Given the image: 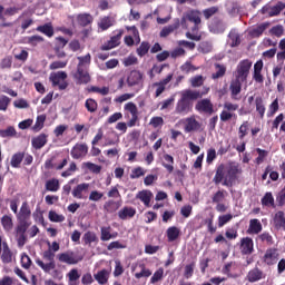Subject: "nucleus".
Masks as SVG:
<instances>
[{
  "label": "nucleus",
  "instance_id": "aec40b11",
  "mask_svg": "<svg viewBox=\"0 0 285 285\" xmlns=\"http://www.w3.org/2000/svg\"><path fill=\"white\" fill-rule=\"evenodd\" d=\"M161 166L171 175L175 171V158L170 154L163 155Z\"/></svg>",
  "mask_w": 285,
  "mask_h": 285
},
{
  "label": "nucleus",
  "instance_id": "5fc2aeb1",
  "mask_svg": "<svg viewBox=\"0 0 285 285\" xmlns=\"http://www.w3.org/2000/svg\"><path fill=\"white\" fill-rule=\"evenodd\" d=\"M164 279V267L158 268L150 278V284H157Z\"/></svg>",
  "mask_w": 285,
  "mask_h": 285
},
{
  "label": "nucleus",
  "instance_id": "c85d7f7f",
  "mask_svg": "<svg viewBox=\"0 0 285 285\" xmlns=\"http://www.w3.org/2000/svg\"><path fill=\"white\" fill-rule=\"evenodd\" d=\"M26 157V151H18L11 156L10 165L12 168H21V163Z\"/></svg>",
  "mask_w": 285,
  "mask_h": 285
},
{
  "label": "nucleus",
  "instance_id": "774afa93",
  "mask_svg": "<svg viewBox=\"0 0 285 285\" xmlns=\"http://www.w3.org/2000/svg\"><path fill=\"white\" fill-rule=\"evenodd\" d=\"M69 282H77L79 277H81V274H79V271L77 268H72L68 274Z\"/></svg>",
  "mask_w": 285,
  "mask_h": 285
},
{
  "label": "nucleus",
  "instance_id": "4be33fe9",
  "mask_svg": "<svg viewBox=\"0 0 285 285\" xmlns=\"http://www.w3.org/2000/svg\"><path fill=\"white\" fill-rule=\"evenodd\" d=\"M136 199H140L147 208H150V202L153 200V191L148 189L140 190L137 193Z\"/></svg>",
  "mask_w": 285,
  "mask_h": 285
},
{
  "label": "nucleus",
  "instance_id": "49530a36",
  "mask_svg": "<svg viewBox=\"0 0 285 285\" xmlns=\"http://www.w3.org/2000/svg\"><path fill=\"white\" fill-rule=\"evenodd\" d=\"M46 124V115H40L36 119V124L32 127L33 132H39Z\"/></svg>",
  "mask_w": 285,
  "mask_h": 285
},
{
  "label": "nucleus",
  "instance_id": "2eb2a0df",
  "mask_svg": "<svg viewBox=\"0 0 285 285\" xmlns=\"http://www.w3.org/2000/svg\"><path fill=\"white\" fill-rule=\"evenodd\" d=\"M173 81V73H168L167 77L159 82H154L153 88H156L155 97H161L166 91V85Z\"/></svg>",
  "mask_w": 285,
  "mask_h": 285
},
{
  "label": "nucleus",
  "instance_id": "cd10ccee",
  "mask_svg": "<svg viewBox=\"0 0 285 285\" xmlns=\"http://www.w3.org/2000/svg\"><path fill=\"white\" fill-rule=\"evenodd\" d=\"M168 242H177L181 235V229L177 226H170L166 230Z\"/></svg>",
  "mask_w": 285,
  "mask_h": 285
},
{
  "label": "nucleus",
  "instance_id": "423d86ee",
  "mask_svg": "<svg viewBox=\"0 0 285 285\" xmlns=\"http://www.w3.org/2000/svg\"><path fill=\"white\" fill-rule=\"evenodd\" d=\"M57 259L58 262H60V264H67L68 266H75L77 264H79V262H83V256H79L77 255V253L72 252V250H67L63 253H60L57 255Z\"/></svg>",
  "mask_w": 285,
  "mask_h": 285
},
{
  "label": "nucleus",
  "instance_id": "680f3d73",
  "mask_svg": "<svg viewBox=\"0 0 285 285\" xmlns=\"http://www.w3.org/2000/svg\"><path fill=\"white\" fill-rule=\"evenodd\" d=\"M218 12H219V7H210L203 10V14L205 19H210V17H214V14H217Z\"/></svg>",
  "mask_w": 285,
  "mask_h": 285
},
{
  "label": "nucleus",
  "instance_id": "a211bd4d",
  "mask_svg": "<svg viewBox=\"0 0 285 285\" xmlns=\"http://www.w3.org/2000/svg\"><path fill=\"white\" fill-rule=\"evenodd\" d=\"M32 216V210H30V205L28 202H23L19 213L17 214V219L30 222V217Z\"/></svg>",
  "mask_w": 285,
  "mask_h": 285
},
{
  "label": "nucleus",
  "instance_id": "a18cd8bd",
  "mask_svg": "<svg viewBox=\"0 0 285 285\" xmlns=\"http://www.w3.org/2000/svg\"><path fill=\"white\" fill-rule=\"evenodd\" d=\"M85 108L86 110H88L91 114H95V111L97 110V108H99V104H97V100L92 99V98H88L85 101Z\"/></svg>",
  "mask_w": 285,
  "mask_h": 285
},
{
  "label": "nucleus",
  "instance_id": "6e6d98bb",
  "mask_svg": "<svg viewBox=\"0 0 285 285\" xmlns=\"http://www.w3.org/2000/svg\"><path fill=\"white\" fill-rule=\"evenodd\" d=\"M82 240L85 242V244H92L95 242H98L99 239L97 238V234H95L94 232H87L85 233Z\"/></svg>",
  "mask_w": 285,
  "mask_h": 285
},
{
  "label": "nucleus",
  "instance_id": "c9c22d12",
  "mask_svg": "<svg viewBox=\"0 0 285 285\" xmlns=\"http://www.w3.org/2000/svg\"><path fill=\"white\" fill-rule=\"evenodd\" d=\"M274 226L278 229L285 230L284 212H277L274 217Z\"/></svg>",
  "mask_w": 285,
  "mask_h": 285
},
{
  "label": "nucleus",
  "instance_id": "bb28decb",
  "mask_svg": "<svg viewBox=\"0 0 285 285\" xmlns=\"http://www.w3.org/2000/svg\"><path fill=\"white\" fill-rule=\"evenodd\" d=\"M77 60L78 65L76 68L90 69V63H92V56L90 53L78 56Z\"/></svg>",
  "mask_w": 285,
  "mask_h": 285
},
{
  "label": "nucleus",
  "instance_id": "bf43d9fd",
  "mask_svg": "<svg viewBox=\"0 0 285 285\" xmlns=\"http://www.w3.org/2000/svg\"><path fill=\"white\" fill-rule=\"evenodd\" d=\"M250 233H255L256 235L262 233V223L258 219L250 220Z\"/></svg>",
  "mask_w": 285,
  "mask_h": 285
},
{
  "label": "nucleus",
  "instance_id": "052dcab7",
  "mask_svg": "<svg viewBox=\"0 0 285 285\" xmlns=\"http://www.w3.org/2000/svg\"><path fill=\"white\" fill-rule=\"evenodd\" d=\"M68 66V60H57L50 63V70H59L61 68H66Z\"/></svg>",
  "mask_w": 285,
  "mask_h": 285
},
{
  "label": "nucleus",
  "instance_id": "e433bc0d",
  "mask_svg": "<svg viewBox=\"0 0 285 285\" xmlns=\"http://www.w3.org/2000/svg\"><path fill=\"white\" fill-rule=\"evenodd\" d=\"M112 26H115V20L110 16H105L100 19V23H98L100 30H108L109 28H112Z\"/></svg>",
  "mask_w": 285,
  "mask_h": 285
},
{
  "label": "nucleus",
  "instance_id": "5701e85b",
  "mask_svg": "<svg viewBox=\"0 0 285 285\" xmlns=\"http://www.w3.org/2000/svg\"><path fill=\"white\" fill-rule=\"evenodd\" d=\"M137 215V209L135 207H128L125 206L122 209L118 212L119 219L126 220V219H132Z\"/></svg>",
  "mask_w": 285,
  "mask_h": 285
},
{
  "label": "nucleus",
  "instance_id": "0e129e2a",
  "mask_svg": "<svg viewBox=\"0 0 285 285\" xmlns=\"http://www.w3.org/2000/svg\"><path fill=\"white\" fill-rule=\"evenodd\" d=\"M149 125L153 126V128H161V126H164V118L155 116L150 119Z\"/></svg>",
  "mask_w": 285,
  "mask_h": 285
},
{
  "label": "nucleus",
  "instance_id": "3c124183",
  "mask_svg": "<svg viewBox=\"0 0 285 285\" xmlns=\"http://www.w3.org/2000/svg\"><path fill=\"white\" fill-rule=\"evenodd\" d=\"M195 266H196L195 262H191L190 264H187L185 266V269H184L185 279H190V277H193V275H195Z\"/></svg>",
  "mask_w": 285,
  "mask_h": 285
},
{
  "label": "nucleus",
  "instance_id": "a19ab883",
  "mask_svg": "<svg viewBox=\"0 0 285 285\" xmlns=\"http://www.w3.org/2000/svg\"><path fill=\"white\" fill-rule=\"evenodd\" d=\"M216 72L212 73V79H222L226 75V66L215 63Z\"/></svg>",
  "mask_w": 285,
  "mask_h": 285
},
{
  "label": "nucleus",
  "instance_id": "0eeeda50",
  "mask_svg": "<svg viewBox=\"0 0 285 285\" xmlns=\"http://www.w3.org/2000/svg\"><path fill=\"white\" fill-rule=\"evenodd\" d=\"M72 77L78 86H88V83L92 81L90 69L76 68V72Z\"/></svg>",
  "mask_w": 285,
  "mask_h": 285
},
{
  "label": "nucleus",
  "instance_id": "4d7b16f0",
  "mask_svg": "<svg viewBox=\"0 0 285 285\" xmlns=\"http://www.w3.org/2000/svg\"><path fill=\"white\" fill-rule=\"evenodd\" d=\"M43 41H46V39H43L41 36H31L27 38V43L33 47L39 46V43H43Z\"/></svg>",
  "mask_w": 285,
  "mask_h": 285
},
{
  "label": "nucleus",
  "instance_id": "393cba45",
  "mask_svg": "<svg viewBox=\"0 0 285 285\" xmlns=\"http://www.w3.org/2000/svg\"><path fill=\"white\" fill-rule=\"evenodd\" d=\"M76 21L78 24L81 26V28H86L95 21V18H92V14L90 13H79L76 18Z\"/></svg>",
  "mask_w": 285,
  "mask_h": 285
},
{
  "label": "nucleus",
  "instance_id": "b1692460",
  "mask_svg": "<svg viewBox=\"0 0 285 285\" xmlns=\"http://www.w3.org/2000/svg\"><path fill=\"white\" fill-rule=\"evenodd\" d=\"M228 43L230 48H237L242 43V36L237 30L232 29L228 33Z\"/></svg>",
  "mask_w": 285,
  "mask_h": 285
},
{
  "label": "nucleus",
  "instance_id": "58836bf2",
  "mask_svg": "<svg viewBox=\"0 0 285 285\" xmlns=\"http://www.w3.org/2000/svg\"><path fill=\"white\" fill-rule=\"evenodd\" d=\"M0 137H2V139L17 137V129L13 126H9L6 129H0Z\"/></svg>",
  "mask_w": 285,
  "mask_h": 285
},
{
  "label": "nucleus",
  "instance_id": "e2e57ef3",
  "mask_svg": "<svg viewBox=\"0 0 285 285\" xmlns=\"http://www.w3.org/2000/svg\"><path fill=\"white\" fill-rule=\"evenodd\" d=\"M263 206H275V198L272 193H266L262 199Z\"/></svg>",
  "mask_w": 285,
  "mask_h": 285
},
{
  "label": "nucleus",
  "instance_id": "20e7f679",
  "mask_svg": "<svg viewBox=\"0 0 285 285\" xmlns=\"http://www.w3.org/2000/svg\"><path fill=\"white\" fill-rule=\"evenodd\" d=\"M49 81L52 88H58V90H66L68 88V72L57 71L51 72L49 76Z\"/></svg>",
  "mask_w": 285,
  "mask_h": 285
},
{
  "label": "nucleus",
  "instance_id": "a878e982",
  "mask_svg": "<svg viewBox=\"0 0 285 285\" xmlns=\"http://www.w3.org/2000/svg\"><path fill=\"white\" fill-rule=\"evenodd\" d=\"M90 188V184L82 183L77 185L72 190V197L76 199H83V193Z\"/></svg>",
  "mask_w": 285,
  "mask_h": 285
},
{
  "label": "nucleus",
  "instance_id": "dca6fc26",
  "mask_svg": "<svg viewBox=\"0 0 285 285\" xmlns=\"http://www.w3.org/2000/svg\"><path fill=\"white\" fill-rule=\"evenodd\" d=\"M144 82V73L137 70L130 71L129 76L127 77V83L129 88L132 86H139V83Z\"/></svg>",
  "mask_w": 285,
  "mask_h": 285
},
{
  "label": "nucleus",
  "instance_id": "603ef678",
  "mask_svg": "<svg viewBox=\"0 0 285 285\" xmlns=\"http://www.w3.org/2000/svg\"><path fill=\"white\" fill-rule=\"evenodd\" d=\"M88 92H97L98 95H102V97H106V95L110 94V87H97V86H91L88 89Z\"/></svg>",
  "mask_w": 285,
  "mask_h": 285
},
{
  "label": "nucleus",
  "instance_id": "473e14b6",
  "mask_svg": "<svg viewBox=\"0 0 285 285\" xmlns=\"http://www.w3.org/2000/svg\"><path fill=\"white\" fill-rule=\"evenodd\" d=\"M120 206L121 204L119 202L109 199L104 204V210H106V213H117Z\"/></svg>",
  "mask_w": 285,
  "mask_h": 285
},
{
  "label": "nucleus",
  "instance_id": "6ab92c4d",
  "mask_svg": "<svg viewBox=\"0 0 285 285\" xmlns=\"http://www.w3.org/2000/svg\"><path fill=\"white\" fill-rule=\"evenodd\" d=\"M262 70H264V61L258 60L254 65V73H253V79L256 81V83H264V76L262 75Z\"/></svg>",
  "mask_w": 285,
  "mask_h": 285
},
{
  "label": "nucleus",
  "instance_id": "7c9ffc66",
  "mask_svg": "<svg viewBox=\"0 0 285 285\" xmlns=\"http://www.w3.org/2000/svg\"><path fill=\"white\" fill-rule=\"evenodd\" d=\"M187 19L191 23H195L193 28V32H195V30H199V23H202V17L199 16V11H190L187 14Z\"/></svg>",
  "mask_w": 285,
  "mask_h": 285
},
{
  "label": "nucleus",
  "instance_id": "f704fd0d",
  "mask_svg": "<svg viewBox=\"0 0 285 285\" xmlns=\"http://www.w3.org/2000/svg\"><path fill=\"white\" fill-rule=\"evenodd\" d=\"M45 188H46V190H48V193H57L60 188L59 179L51 178V179L47 180L45 184Z\"/></svg>",
  "mask_w": 285,
  "mask_h": 285
},
{
  "label": "nucleus",
  "instance_id": "f03ea898",
  "mask_svg": "<svg viewBox=\"0 0 285 285\" xmlns=\"http://www.w3.org/2000/svg\"><path fill=\"white\" fill-rule=\"evenodd\" d=\"M210 92V88L204 87L203 90L186 89L181 92L180 99L175 107L176 115H188L193 110V104L190 101H197L202 97H206Z\"/></svg>",
  "mask_w": 285,
  "mask_h": 285
},
{
  "label": "nucleus",
  "instance_id": "338daca9",
  "mask_svg": "<svg viewBox=\"0 0 285 285\" xmlns=\"http://www.w3.org/2000/svg\"><path fill=\"white\" fill-rule=\"evenodd\" d=\"M199 50L204 55H208V52H213V43L208 41H204L199 45Z\"/></svg>",
  "mask_w": 285,
  "mask_h": 285
},
{
  "label": "nucleus",
  "instance_id": "6e6552de",
  "mask_svg": "<svg viewBox=\"0 0 285 285\" xmlns=\"http://www.w3.org/2000/svg\"><path fill=\"white\" fill-rule=\"evenodd\" d=\"M12 249L8 245V242H3V237L0 236V258L2 264H12Z\"/></svg>",
  "mask_w": 285,
  "mask_h": 285
},
{
  "label": "nucleus",
  "instance_id": "79ce46f5",
  "mask_svg": "<svg viewBox=\"0 0 285 285\" xmlns=\"http://www.w3.org/2000/svg\"><path fill=\"white\" fill-rule=\"evenodd\" d=\"M140 272L135 274L136 279H141V277H150L153 272L149 268H146V264H139Z\"/></svg>",
  "mask_w": 285,
  "mask_h": 285
},
{
  "label": "nucleus",
  "instance_id": "412c9836",
  "mask_svg": "<svg viewBox=\"0 0 285 285\" xmlns=\"http://www.w3.org/2000/svg\"><path fill=\"white\" fill-rule=\"evenodd\" d=\"M46 144H48V135L46 134H40L31 139L32 148L36 150H41Z\"/></svg>",
  "mask_w": 285,
  "mask_h": 285
},
{
  "label": "nucleus",
  "instance_id": "c03bdc74",
  "mask_svg": "<svg viewBox=\"0 0 285 285\" xmlns=\"http://www.w3.org/2000/svg\"><path fill=\"white\" fill-rule=\"evenodd\" d=\"M149 51H150V42L148 41H142L139 48H137L136 50L138 57H146V53Z\"/></svg>",
  "mask_w": 285,
  "mask_h": 285
},
{
  "label": "nucleus",
  "instance_id": "7ed1b4c3",
  "mask_svg": "<svg viewBox=\"0 0 285 285\" xmlns=\"http://www.w3.org/2000/svg\"><path fill=\"white\" fill-rule=\"evenodd\" d=\"M250 72V61L243 60L238 63L236 69V78L232 80L229 90L233 97H237L239 92H242V83L248 79V75Z\"/></svg>",
  "mask_w": 285,
  "mask_h": 285
},
{
  "label": "nucleus",
  "instance_id": "69168bd1",
  "mask_svg": "<svg viewBox=\"0 0 285 285\" xmlns=\"http://www.w3.org/2000/svg\"><path fill=\"white\" fill-rule=\"evenodd\" d=\"M230 219H233L232 214H225L218 217V227L223 228V226H226V224H228V222H230Z\"/></svg>",
  "mask_w": 285,
  "mask_h": 285
},
{
  "label": "nucleus",
  "instance_id": "864d4df0",
  "mask_svg": "<svg viewBox=\"0 0 285 285\" xmlns=\"http://www.w3.org/2000/svg\"><path fill=\"white\" fill-rule=\"evenodd\" d=\"M49 219L56 224H61V222H66V216L61 214H57L55 210L49 212Z\"/></svg>",
  "mask_w": 285,
  "mask_h": 285
},
{
  "label": "nucleus",
  "instance_id": "72a5a7b5",
  "mask_svg": "<svg viewBox=\"0 0 285 285\" xmlns=\"http://www.w3.org/2000/svg\"><path fill=\"white\" fill-rule=\"evenodd\" d=\"M37 32H41L42 35H46V37H55V28L51 23H46L42 26L37 27Z\"/></svg>",
  "mask_w": 285,
  "mask_h": 285
},
{
  "label": "nucleus",
  "instance_id": "4468645a",
  "mask_svg": "<svg viewBox=\"0 0 285 285\" xmlns=\"http://www.w3.org/2000/svg\"><path fill=\"white\" fill-rule=\"evenodd\" d=\"M202 129V122L195 116L185 119V132H197Z\"/></svg>",
  "mask_w": 285,
  "mask_h": 285
},
{
  "label": "nucleus",
  "instance_id": "4c0bfd02",
  "mask_svg": "<svg viewBox=\"0 0 285 285\" xmlns=\"http://www.w3.org/2000/svg\"><path fill=\"white\" fill-rule=\"evenodd\" d=\"M109 273L108 269H101L99 271L97 274L94 275L96 282H98V284H108V277H109Z\"/></svg>",
  "mask_w": 285,
  "mask_h": 285
},
{
  "label": "nucleus",
  "instance_id": "13d9d810",
  "mask_svg": "<svg viewBox=\"0 0 285 285\" xmlns=\"http://www.w3.org/2000/svg\"><path fill=\"white\" fill-rule=\"evenodd\" d=\"M20 263H21L22 268H24L26 271H28V268H30V266H32V259H30V256H28V254H26V253H23L21 255Z\"/></svg>",
  "mask_w": 285,
  "mask_h": 285
},
{
  "label": "nucleus",
  "instance_id": "ea45409f",
  "mask_svg": "<svg viewBox=\"0 0 285 285\" xmlns=\"http://www.w3.org/2000/svg\"><path fill=\"white\" fill-rule=\"evenodd\" d=\"M112 233V227L110 226H104L100 228V239L101 242H110L112 239V236L110 235Z\"/></svg>",
  "mask_w": 285,
  "mask_h": 285
},
{
  "label": "nucleus",
  "instance_id": "c756f323",
  "mask_svg": "<svg viewBox=\"0 0 285 285\" xmlns=\"http://www.w3.org/2000/svg\"><path fill=\"white\" fill-rule=\"evenodd\" d=\"M0 222L6 233H10L12 228H14V222L12 220V215H3Z\"/></svg>",
  "mask_w": 285,
  "mask_h": 285
},
{
  "label": "nucleus",
  "instance_id": "ddd939ff",
  "mask_svg": "<svg viewBox=\"0 0 285 285\" xmlns=\"http://www.w3.org/2000/svg\"><path fill=\"white\" fill-rule=\"evenodd\" d=\"M278 259L279 252L277 248H268L263 256V261L265 264H267V266H273L276 262H278Z\"/></svg>",
  "mask_w": 285,
  "mask_h": 285
},
{
  "label": "nucleus",
  "instance_id": "f8f14e48",
  "mask_svg": "<svg viewBox=\"0 0 285 285\" xmlns=\"http://www.w3.org/2000/svg\"><path fill=\"white\" fill-rule=\"evenodd\" d=\"M72 159H83L86 155H88V145L86 142L79 144L77 142L70 151Z\"/></svg>",
  "mask_w": 285,
  "mask_h": 285
},
{
  "label": "nucleus",
  "instance_id": "37998d69",
  "mask_svg": "<svg viewBox=\"0 0 285 285\" xmlns=\"http://www.w3.org/2000/svg\"><path fill=\"white\" fill-rule=\"evenodd\" d=\"M82 168H87V170L94 173V175H99V173H101V166L90 161L83 163Z\"/></svg>",
  "mask_w": 285,
  "mask_h": 285
},
{
  "label": "nucleus",
  "instance_id": "1a4fd4ad",
  "mask_svg": "<svg viewBox=\"0 0 285 285\" xmlns=\"http://www.w3.org/2000/svg\"><path fill=\"white\" fill-rule=\"evenodd\" d=\"M195 109L197 110V112H203L204 115L209 116L215 112V106L213 105V101H210L209 98L198 100L195 105Z\"/></svg>",
  "mask_w": 285,
  "mask_h": 285
},
{
  "label": "nucleus",
  "instance_id": "f3484780",
  "mask_svg": "<svg viewBox=\"0 0 285 285\" xmlns=\"http://www.w3.org/2000/svg\"><path fill=\"white\" fill-rule=\"evenodd\" d=\"M285 9V3L284 2H277L276 6L274 7H268L265 6L262 9L263 14H268V17H277L282 10Z\"/></svg>",
  "mask_w": 285,
  "mask_h": 285
},
{
  "label": "nucleus",
  "instance_id": "f257e3e1",
  "mask_svg": "<svg viewBox=\"0 0 285 285\" xmlns=\"http://www.w3.org/2000/svg\"><path fill=\"white\" fill-rule=\"evenodd\" d=\"M239 175H242V167L235 161H229L227 166L224 164L217 166L213 181L216 186L222 184L227 188H233Z\"/></svg>",
  "mask_w": 285,
  "mask_h": 285
},
{
  "label": "nucleus",
  "instance_id": "39448f33",
  "mask_svg": "<svg viewBox=\"0 0 285 285\" xmlns=\"http://www.w3.org/2000/svg\"><path fill=\"white\" fill-rule=\"evenodd\" d=\"M42 259H46L43 263L41 259H36L37 266L41 267L45 273H50V271H55L57 268V264H55V252L52 249H47L42 253Z\"/></svg>",
  "mask_w": 285,
  "mask_h": 285
},
{
  "label": "nucleus",
  "instance_id": "de8ad7c7",
  "mask_svg": "<svg viewBox=\"0 0 285 285\" xmlns=\"http://www.w3.org/2000/svg\"><path fill=\"white\" fill-rule=\"evenodd\" d=\"M268 28L266 23L258 24L254 27L250 31V37H262L264 35V31Z\"/></svg>",
  "mask_w": 285,
  "mask_h": 285
},
{
  "label": "nucleus",
  "instance_id": "8fccbe9b",
  "mask_svg": "<svg viewBox=\"0 0 285 285\" xmlns=\"http://www.w3.org/2000/svg\"><path fill=\"white\" fill-rule=\"evenodd\" d=\"M240 253L243 255H249V253H250V238L249 237H246V238L242 239Z\"/></svg>",
  "mask_w": 285,
  "mask_h": 285
},
{
  "label": "nucleus",
  "instance_id": "9b49d317",
  "mask_svg": "<svg viewBox=\"0 0 285 285\" xmlns=\"http://www.w3.org/2000/svg\"><path fill=\"white\" fill-rule=\"evenodd\" d=\"M117 33L112 36L105 45L101 46L100 50H112L121 43V37H124V29L117 30Z\"/></svg>",
  "mask_w": 285,
  "mask_h": 285
},
{
  "label": "nucleus",
  "instance_id": "09e8293b",
  "mask_svg": "<svg viewBox=\"0 0 285 285\" xmlns=\"http://www.w3.org/2000/svg\"><path fill=\"white\" fill-rule=\"evenodd\" d=\"M204 81H206V80L204 79V76H202V75L191 77L189 80L191 88H202V86H204Z\"/></svg>",
  "mask_w": 285,
  "mask_h": 285
},
{
  "label": "nucleus",
  "instance_id": "9d476101",
  "mask_svg": "<svg viewBox=\"0 0 285 285\" xmlns=\"http://www.w3.org/2000/svg\"><path fill=\"white\" fill-rule=\"evenodd\" d=\"M124 109L131 115V119L128 121L127 126L129 128L137 126V121H139V109H137V105L130 101L125 105Z\"/></svg>",
  "mask_w": 285,
  "mask_h": 285
},
{
  "label": "nucleus",
  "instance_id": "2f4dec72",
  "mask_svg": "<svg viewBox=\"0 0 285 285\" xmlns=\"http://www.w3.org/2000/svg\"><path fill=\"white\" fill-rule=\"evenodd\" d=\"M31 224L32 223L30 220L18 219V225L16 227L17 235H26V233H28V228H30Z\"/></svg>",
  "mask_w": 285,
  "mask_h": 285
}]
</instances>
